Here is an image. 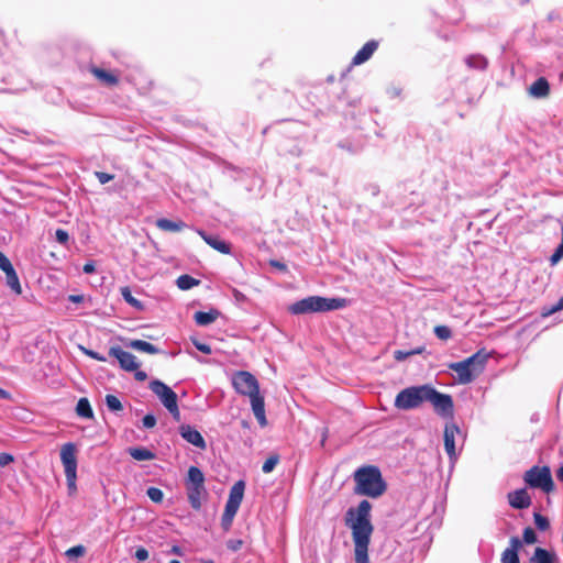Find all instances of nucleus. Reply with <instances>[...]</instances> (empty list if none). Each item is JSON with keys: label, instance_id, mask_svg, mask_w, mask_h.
<instances>
[{"label": "nucleus", "instance_id": "nucleus-22", "mask_svg": "<svg viewBox=\"0 0 563 563\" xmlns=\"http://www.w3.org/2000/svg\"><path fill=\"white\" fill-rule=\"evenodd\" d=\"M156 227L165 232H179L184 230L187 224L181 220L172 221L169 219L162 218L156 221Z\"/></svg>", "mask_w": 563, "mask_h": 563}, {"label": "nucleus", "instance_id": "nucleus-21", "mask_svg": "<svg viewBox=\"0 0 563 563\" xmlns=\"http://www.w3.org/2000/svg\"><path fill=\"white\" fill-rule=\"evenodd\" d=\"M221 312L218 309L211 308L209 311H197L194 314L195 322L200 327H206L213 323Z\"/></svg>", "mask_w": 563, "mask_h": 563}, {"label": "nucleus", "instance_id": "nucleus-25", "mask_svg": "<svg viewBox=\"0 0 563 563\" xmlns=\"http://www.w3.org/2000/svg\"><path fill=\"white\" fill-rule=\"evenodd\" d=\"M129 454L136 461H152L155 459V453L146 448H131Z\"/></svg>", "mask_w": 563, "mask_h": 563}, {"label": "nucleus", "instance_id": "nucleus-12", "mask_svg": "<svg viewBox=\"0 0 563 563\" xmlns=\"http://www.w3.org/2000/svg\"><path fill=\"white\" fill-rule=\"evenodd\" d=\"M179 433L184 440L200 450H206L207 444L201 433L190 424H181Z\"/></svg>", "mask_w": 563, "mask_h": 563}, {"label": "nucleus", "instance_id": "nucleus-44", "mask_svg": "<svg viewBox=\"0 0 563 563\" xmlns=\"http://www.w3.org/2000/svg\"><path fill=\"white\" fill-rule=\"evenodd\" d=\"M12 267L13 265L11 264L10 260L0 251V269L5 272Z\"/></svg>", "mask_w": 563, "mask_h": 563}, {"label": "nucleus", "instance_id": "nucleus-47", "mask_svg": "<svg viewBox=\"0 0 563 563\" xmlns=\"http://www.w3.org/2000/svg\"><path fill=\"white\" fill-rule=\"evenodd\" d=\"M13 462V456L9 453H0V467H4Z\"/></svg>", "mask_w": 563, "mask_h": 563}, {"label": "nucleus", "instance_id": "nucleus-46", "mask_svg": "<svg viewBox=\"0 0 563 563\" xmlns=\"http://www.w3.org/2000/svg\"><path fill=\"white\" fill-rule=\"evenodd\" d=\"M82 351H84V353L87 356H89V357H91L93 360H97L99 362H106L107 361V358L103 355L99 354L98 352H96L93 350L82 349Z\"/></svg>", "mask_w": 563, "mask_h": 563}, {"label": "nucleus", "instance_id": "nucleus-10", "mask_svg": "<svg viewBox=\"0 0 563 563\" xmlns=\"http://www.w3.org/2000/svg\"><path fill=\"white\" fill-rule=\"evenodd\" d=\"M109 354L115 357L119 361L121 368L126 372L136 371L140 366V364L136 361V357L133 354L122 350L118 345L111 346L109 350Z\"/></svg>", "mask_w": 563, "mask_h": 563}, {"label": "nucleus", "instance_id": "nucleus-15", "mask_svg": "<svg viewBox=\"0 0 563 563\" xmlns=\"http://www.w3.org/2000/svg\"><path fill=\"white\" fill-rule=\"evenodd\" d=\"M509 505L515 509H526L531 505V497L526 488H520L508 493Z\"/></svg>", "mask_w": 563, "mask_h": 563}, {"label": "nucleus", "instance_id": "nucleus-61", "mask_svg": "<svg viewBox=\"0 0 563 563\" xmlns=\"http://www.w3.org/2000/svg\"><path fill=\"white\" fill-rule=\"evenodd\" d=\"M169 563H181V562L178 560H172Z\"/></svg>", "mask_w": 563, "mask_h": 563}, {"label": "nucleus", "instance_id": "nucleus-59", "mask_svg": "<svg viewBox=\"0 0 563 563\" xmlns=\"http://www.w3.org/2000/svg\"><path fill=\"white\" fill-rule=\"evenodd\" d=\"M172 552L177 554V555H181V549L178 545H174L172 548Z\"/></svg>", "mask_w": 563, "mask_h": 563}, {"label": "nucleus", "instance_id": "nucleus-26", "mask_svg": "<svg viewBox=\"0 0 563 563\" xmlns=\"http://www.w3.org/2000/svg\"><path fill=\"white\" fill-rule=\"evenodd\" d=\"M530 563H554V555L545 549L537 548Z\"/></svg>", "mask_w": 563, "mask_h": 563}, {"label": "nucleus", "instance_id": "nucleus-51", "mask_svg": "<svg viewBox=\"0 0 563 563\" xmlns=\"http://www.w3.org/2000/svg\"><path fill=\"white\" fill-rule=\"evenodd\" d=\"M242 540H231L228 542V548L232 551H238L242 547Z\"/></svg>", "mask_w": 563, "mask_h": 563}, {"label": "nucleus", "instance_id": "nucleus-40", "mask_svg": "<svg viewBox=\"0 0 563 563\" xmlns=\"http://www.w3.org/2000/svg\"><path fill=\"white\" fill-rule=\"evenodd\" d=\"M522 537H523V542L527 544H533L537 542V534L531 527H527L523 530Z\"/></svg>", "mask_w": 563, "mask_h": 563}, {"label": "nucleus", "instance_id": "nucleus-60", "mask_svg": "<svg viewBox=\"0 0 563 563\" xmlns=\"http://www.w3.org/2000/svg\"><path fill=\"white\" fill-rule=\"evenodd\" d=\"M201 563H214L213 560H201Z\"/></svg>", "mask_w": 563, "mask_h": 563}, {"label": "nucleus", "instance_id": "nucleus-3", "mask_svg": "<svg viewBox=\"0 0 563 563\" xmlns=\"http://www.w3.org/2000/svg\"><path fill=\"white\" fill-rule=\"evenodd\" d=\"M232 384L236 393L249 396L253 413L261 427L267 426L264 397L260 394L256 377L246 371H239L233 375Z\"/></svg>", "mask_w": 563, "mask_h": 563}, {"label": "nucleus", "instance_id": "nucleus-49", "mask_svg": "<svg viewBox=\"0 0 563 563\" xmlns=\"http://www.w3.org/2000/svg\"><path fill=\"white\" fill-rule=\"evenodd\" d=\"M166 409L170 412V415L173 416V418L176 421L180 420V411H179V408H178V404L173 405L172 407L166 408Z\"/></svg>", "mask_w": 563, "mask_h": 563}, {"label": "nucleus", "instance_id": "nucleus-39", "mask_svg": "<svg viewBox=\"0 0 563 563\" xmlns=\"http://www.w3.org/2000/svg\"><path fill=\"white\" fill-rule=\"evenodd\" d=\"M65 476H66L69 493L70 494L75 493L77 489V486H76L77 472L65 473Z\"/></svg>", "mask_w": 563, "mask_h": 563}, {"label": "nucleus", "instance_id": "nucleus-55", "mask_svg": "<svg viewBox=\"0 0 563 563\" xmlns=\"http://www.w3.org/2000/svg\"><path fill=\"white\" fill-rule=\"evenodd\" d=\"M68 299L71 302L79 303L84 300V297L81 295H70Z\"/></svg>", "mask_w": 563, "mask_h": 563}, {"label": "nucleus", "instance_id": "nucleus-54", "mask_svg": "<svg viewBox=\"0 0 563 563\" xmlns=\"http://www.w3.org/2000/svg\"><path fill=\"white\" fill-rule=\"evenodd\" d=\"M562 309H563V297L559 300V302L554 307H552L550 309L549 313H554V312L560 311Z\"/></svg>", "mask_w": 563, "mask_h": 563}, {"label": "nucleus", "instance_id": "nucleus-48", "mask_svg": "<svg viewBox=\"0 0 563 563\" xmlns=\"http://www.w3.org/2000/svg\"><path fill=\"white\" fill-rule=\"evenodd\" d=\"M135 558L139 560V561H145L148 559V551L143 548V547H140L136 549L135 551Z\"/></svg>", "mask_w": 563, "mask_h": 563}, {"label": "nucleus", "instance_id": "nucleus-18", "mask_svg": "<svg viewBox=\"0 0 563 563\" xmlns=\"http://www.w3.org/2000/svg\"><path fill=\"white\" fill-rule=\"evenodd\" d=\"M188 501L192 509L199 510L202 505V498L207 495L205 486H186Z\"/></svg>", "mask_w": 563, "mask_h": 563}, {"label": "nucleus", "instance_id": "nucleus-23", "mask_svg": "<svg viewBox=\"0 0 563 563\" xmlns=\"http://www.w3.org/2000/svg\"><path fill=\"white\" fill-rule=\"evenodd\" d=\"M185 486H205V475L199 467H189Z\"/></svg>", "mask_w": 563, "mask_h": 563}, {"label": "nucleus", "instance_id": "nucleus-32", "mask_svg": "<svg viewBox=\"0 0 563 563\" xmlns=\"http://www.w3.org/2000/svg\"><path fill=\"white\" fill-rule=\"evenodd\" d=\"M121 295L124 298V300L128 303H130L132 307L137 308V309L143 308V305L141 303V301L133 297L129 287L121 288Z\"/></svg>", "mask_w": 563, "mask_h": 563}, {"label": "nucleus", "instance_id": "nucleus-28", "mask_svg": "<svg viewBox=\"0 0 563 563\" xmlns=\"http://www.w3.org/2000/svg\"><path fill=\"white\" fill-rule=\"evenodd\" d=\"M7 278V285L18 295L22 292L19 277L15 273L14 267L3 272Z\"/></svg>", "mask_w": 563, "mask_h": 563}, {"label": "nucleus", "instance_id": "nucleus-11", "mask_svg": "<svg viewBox=\"0 0 563 563\" xmlns=\"http://www.w3.org/2000/svg\"><path fill=\"white\" fill-rule=\"evenodd\" d=\"M60 460L65 473L77 472L76 445L74 443L68 442L62 446Z\"/></svg>", "mask_w": 563, "mask_h": 563}, {"label": "nucleus", "instance_id": "nucleus-33", "mask_svg": "<svg viewBox=\"0 0 563 563\" xmlns=\"http://www.w3.org/2000/svg\"><path fill=\"white\" fill-rule=\"evenodd\" d=\"M433 332L437 335V338L442 341H448L449 339L452 338V330L444 324L435 325Z\"/></svg>", "mask_w": 563, "mask_h": 563}, {"label": "nucleus", "instance_id": "nucleus-6", "mask_svg": "<svg viewBox=\"0 0 563 563\" xmlns=\"http://www.w3.org/2000/svg\"><path fill=\"white\" fill-rule=\"evenodd\" d=\"M345 306L343 298H324L310 296L291 303L288 310L292 314H305L311 312H325L341 309Z\"/></svg>", "mask_w": 563, "mask_h": 563}, {"label": "nucleus", "instance_id": "nucleus-24", "mask_svg": "<svg viewBox=\"0 0 563 563\" xmlns=\"http://www.w3.org/2000/svg\"><path fill=\"white\" fill-rule=\"evenodd\" d=\"M129 346L133 350L148 353V354H157L159 350L150 342L143 340H131Z\"/></svg>", "mask_w": 563, "mask_h": 563}, {"label": "nucleus", "instance_id": "nucleus-53", "mask_svg": "<svg viewBox=\"0 0 563 563\" xmlns=\"http://www.w3.org/2000/svg\"><path fill=\"white\" fill-rule=\"evenodd\" d=\"M133 372H134V378L137 382H144L147 379V374L144 371H139V368H137L136 371H133Z\"/></svg>", "mask_w": 563, "mask_h": 563}, {"label": "nucleus", "instance_id": "nucleus-1", "mask_svg": "<svg viewBox=\"0 0 563 563\" xmlns=\"http://www.w3.org/2000/svg\"><path fill=\"white\" fill-rule=\"evenodd\" d=\"M423 402H430L434 411L442 418L452 419L454 416L453 398L442 394L431 385L410 386L400 390L395 398V407L399 410H411Z\"/></svg>", "mask_w": 563, "mask_h": 563}, {"label": "nucleus", "instance_id": "nucleus-9", "mask_svg": "<svg viewBox=\"0 0 563 563\" xmlns=\"http://www.w3.org/2000/svg\"><path fill=\"white\" fill-rule=\"evenodd\" d=\"M150 389L161 399L165 408L177 404V394L165 383L154 379L150 383Z\"/></svg>", "mask_w": 563, "mask_h": 563}, {"label": "nucleus", "instance_id": "nucleus-58", "mask_svg": "<svg viewBox=\"0 0 563 563\" xmlns=\"http://www.w3.org/2000/svg\"><path fill=\"white\" fill-rule=\"evenodd\" d=\"M556 477L559 481L563 482V465L556 471Z\"/></svg>", "mask_w": 563, "mask_h": 563}, {"label": "nucleus", "instance_id": "nucleus-57", "mask_svg": "<svg viewBox=\"0 0 563 563\" xmlns=\"http://www.w3.org/2000/svg\"><path fill=\"white\" fill-rule=\"evenodd\" d=\"M327 439H328V428H324L323 432H322V439H321V445L322 446L324 445Z\"/></svg>", "mask_w": 563, "mask_h": 563}, {"label": "nucleus", "instance_id": "nucleus-20", "mask_svg": "<svg viewBox=\"0 0 563 563\" xmlns=\"http://www.w3.org/2000/svg\"><path fill=\"white\" fill-rule=\"evenodd\" d=\"M529 93L534 98H545L550 95V85L545 77H540L529 87Z\"/></svg>", "mask_w": 563, "mask_h": 563}, {"label": "nucleus", "instance_id": "nucleus-13", "mask_svg": "<svg viewBox=\"0 0 563 563\" xmlns=\"http://www.w3.org/2000/svg\"><path fill=\"white\" fill-rule=\"evenodd\" d=\"M457 433H460V429L455 423L445 424L443 433L444 449L450 459H454L456 456L455 435Z\"/></svg>", "mask_w": 563, "mask_h": 563}, {"label": "nucleus", "instance_id": "nucleus-2", "mask_svg": "<svg viewBox=\"0 0 563 563\" xmlns=\"http://www.w3.org/2000/svg\"><path fill=\"white\" fill-rule=\"evenodd\" d=\"M371 511L372 504L364 499L357 507H351L345 512L344 522L351 530L355 563H369L368 549L374 532Z\"/></svg>", "mask_w": 563, "mask_h": 563}, {"label": "nucleus", "instance_id": "nucleus-43", "mask_svg": "<svg viewBox=\"0 0 563 563\" xmlns=\"http://www.w3.org/2000/svg\"><path fill=\"white\" fill-rule=\"evenodd\" d=\"M55 236H56L57 242H59L60 244H66L69 240V235H68L67 231H65L63 229H57L55 232Z\"/></svg>", "mask_w": 563, "mask_h": 563}, {"label": "nucleus", "instance_id": "nucleus-16", "mask_svg": "<svg viewBox=\"0 0 563 563\" xmlns=\"http://www.w3.org/2000/svg\"><path fill=\"white\" fill-rule=\"evenodd\" d=\"M378 47V42L375 40L366 42L361 49L354 55L352 65H361L367 62Z\"/></svg>", "mask_w": 563, "mask_h": 563}, {"label": "nucleus", "instance_id": "nucleus-50", "mask_svg": "<svg viewBox=\"0 0 563 563\" xmlns=\"http://www.w3.org/2000/svg\"><path fill=\"white\" fill-rule=\"evenodd\" d=\"M269 265L282 271V272H286L287 271V266L286 264L279 262V261H276V260H271L269 261Z\"/></svg>", "mask_w": 563, "mask_h": 563}, {"label": "nucleus", "instance_id": "nucleus-34", "mask_svg": "<svg viewBox=\"0 0 563 563\" xmlns=\"http://www.w3.org/2000/svg\"><path fill=\"white\" fill-rule=\"evenodd\" d=\"M279 462V455L274 453L272 455H269L266 461L264 462L263 466H262V471L266 474L273 472V470L276 467V465L278 464Z\"/></svg>", "mask_w": 563, "mask_h": 563}, {"label": "nucleus", "instance_id": "nucleus-37", "mask_svg": "<svg viewBox=\"0 0 563 563\" xmlns=\"http://www.w3.org/2000/svg\"><path fill=\"white\" fill-rule=\"evenodd\" d=\"M533 519H534V523L539 530L545 531L550 528L549 519L547 517L542 516L541 514L536 512L533 515Z\"/></svg>", "mask_w": 563, "mask_h": 563}, {"label": "nucleus", "instance_id": "nucleus-29", "mask_svg": "<svg viewBox=\"0 0 563 563\" xmlns=\"http://www.w3.org/2000/svg\"><path fill=\"white\" fill-rule=\"evenodd\" d=\"M176 284L179 289L188 290L195 286H198L200 284V280L194 278L190 275L184 274L177 278Z\"/></svg>", "mask_w": 563, "mask_h": 563}, {"label": "nucleus", "instance_id": "nucleus-56", "mask_svg": "<svg viewBox=\"0 0 563 563\" xmlns=\"http://www.w3.org/2000/svg\"><path fill=\"white\" fill-rule=\"evenodd\" d=\"M9 398H10V394L7 390L0 388V399H9Z\"/></svg>", "mask_w": 563, "mask_h": 563}, {"label": "nucleus", "instance_id": "nucleus-41", "mask_svg": "<svg viewBox=\"0 0 563 563\" xmlns=\"http://www.w3.org/2000/svg\"><path fill=\"white\" fill-rule=\"evenodd\" d=\"M95 176L97 177L99 183L102 185L109 183L110 180H112L114 178V175L108 174L104 172H96Z\"/></svg>", "mask_w": 563, "mask_h": 563}, {"label": "nucleus", "instance_id": "nucleus-30", "mask_svg": "<svg viewBox=\"0 0 563 563\" xmlns=\"http://www.w3.org/2000/svg\"><path fill=\"white\" fill-rule=\"evenodd\" d=\"M424 346H418L410 351H404V350H396L394 352V358L398 362H402L407 360L409 356L416 355V354H422L424 352Z\"/></svg>", "mask_w": 563, "mask_h": 563}, {"label": "nucleus", "instance_id": "nucleus-31", "mask_svg": "<svg viewBox=\"0 0 563 563\" xmlns=\"http://www.w3.org/2000/svg\"><path fill=\"white\" fill-rule=\"evenodd\" d=\"M104 400L110 411L119 412L123 410V405L117 396L108 394Z\"/></svg>", "mask_w": 563, "mask_h": 563}, {"label": "nucleus", "instance_id": "nucleus-45", "mask_svg": "<svg viewBox=\"0 0 563 563\" xmlns=\"http://www.w3.org/2000/svg\"><path fill=\"white\" fill-rule=\"evenodd\" d=\"M192 343L197 347V350H199L200 352H202L205 354H211L212 353L211 346L209 344L199 342L197 340H192Z\"/></svg>", "mask_w": 563, "mask_h": 563}, {"label": "nucleus", "instance_id": "nucleus-36", "mask_svg": "<svg viewBox=\"0 0 563 563\" xmlns=\"http://www.w3.org/2000/svg\"><path fill=\"white\" fill-rule=\"evenodd\" d=\"M86 553V548L81 544L79 545H75L73 548H69L65 554L67 558L69 559H78V558H81L84 556Z\"/></svg>", "mask_w": 563, "mask_h": 563}, {"label": "nucleus", "instance_id": "nucleus-5", "mask_svg": "<svg viewBox=\"0 0 563 563\" xmlns=\"http://www.w3.org/2000/svg\"><path fill=\"white\" fill-rule=\"evenodd\" d=\"M488 354L484 350L477 351L472 356L455 363H450L448 367L456 373V382L462 385L472 383L485 368Z\"/></svg>", "mask_w": 563, "mask_h": 563}, {"label": "nucleus", "instance_id": "nucleus-17", "mask_svg": "<svg viewBox=\"0 0 563 563\" xmlns=\"http://www.w3.org/2000/svg\"><path fill=\"white\" fill-rule=\"evenodd\" d=\"M89 71L99 80L100 84L107 87H114L119 84V77L112 71L97 66H91Z\"/></svg>", "mask_w": 563, "mask_h": 563}, {"label": "nucleus", "instance_id": "nucleus-42", "mask_svg": "<svg viewBox=\"0 0 563 563\" xmlns=\"http://www.w3.org/2000/svg\"><path fill=\"white\" fill-rule=\"evenodd\" d=\"M143 426L146 429L154 428L156 426V418L152 413H147L143 417Z\"/></svg>", "mask_w": 563, "mask_h": 563}, {"label": "nucleus", "instance_id": "nucleus-19", "mask_svg": "<svg viewBox=\"0 0 563 563\" xmlns=\"http://www.w3.org/2000/svg\"><path fill=\"white\" fill-rule=\"evenodd\" d=\"M198 234L202 238V240L216 251L222 254H230L231 246L225 241L219 239L218 236L208 235L205 231L199 230Z\"/></svg>", "mask_w": 563, "mask_h": 563}, {"label": "nucleus", "instance_id": "nucleus-7", "mask_svg": "<svg viewBox=\"0 0 563 563\" xmlns=\"http://www.w3.org/2000/svg\"><path fill=\"white\" fill-rule=\"evenodd\" d=\"M244 489L245 483L243 481H238L230 489L229 497L221 518V527L223 528L224 531H229L232 526L233 519L243 500Z\"/></svg>", "mask_w": 563, "mask_h": 563}, {"label": "nucleus", "instance_id": "nucleus-14", "mask_svg": "<svg viewBox=\"0 0 563 563\" xmlns=\"http://www.w3.org/2000/svg\"><path fill=\"white\" fill-rule=\"evenodd\" d=\"M521 548L522 542L520 539L518 537H511L509 540V547L501 553V563H520L519 551Z\"/></svg>", "mask_w": 563, "mask_h": 563}, {"label": "nucleus", "instance_id": "nucleus-8", "mask_svg": "<svg viewBox=\"0 0 563 563\" xmlns=\"http://www.w3.org/2000/svg\"><path fill=\"white\" fill-rule=\"evenodd\" d=\"M523 481L531 488H539L547 494H550L555 489L549 466H532L526 471Z\"/></svg>", "mask_w": 563, "mask_h": 563}, {"label": "nucleus", "instance_id": "nucleus-27", "mask_svg": "<svg viewBox=\"0 0 563 563\" xmlns=\"http://www.w3.org/2000/svg\"><path fill=\"white\" fill-rule=\"evenodd\" d=\"M76 413L86 419H92L93 418V411L90 406V402L87 398L82 397L78 400L76 406Z\"/></svg>", "mask_w": 563, "mask_h": 563}, {"label": "nucleus", "instance_id": "nucleus-38", "mask_svg": "<svg viewBox=\"0 0 563 563\" xmlns=\"http://www.w3.org/2000/svg\"><path fill=\"white\" fill-rule=\"evenodd\" d=\"M562 258H563V240H561V243L558 245V247L551 255L550 264L556 265Z\"/></svg>", "mask_w": 563, "mask_h": 563}, {"label": "nucleus", "instance_id": "nucleus-4", "mask_svg": "<svg viewBox=\"0 0 563 563\" xmlns=\"http://www.w3.org/2000/svg\"><path fill=\"white\" fill-rule=\"evenodd\" d=\"M354 493L371 498L380 497L387 489L382 473L377 466H362L354 473Z\"/></svg>", "mask_w": 563, "mask_h": 563}, {"label": "nucleus", "instance_id": "nucleus-35", "mask_svg": "<svg viewBox=\"0 0 563 563\" xmlns=\"http://www.w3.org/2000/svg\"><path fill=\"white\" fill-rule=\"evenodd\" d=\"M146 495L153 503L156 504L162 503L164 499L163 490L154 486L147 488Z\"/></svg>", "mask_w": 563, "mask_h": 563}, {"label": "nucleus", "instance_id": "nucleus-52", "mask_svg": "<svg viewBox=\"0 0 563 563\" xmlns=\"http://www.w3.org/2000/svg\"><path fill=\"white\" fill-rule=\"evenodd\" d=\"M82 271H84L85 274H92V273H95V271H96L95 263L92 261L87 262L84 265Z\"/></svg>", "mask_w": 563, "mask_h": 563}]
</instances>
